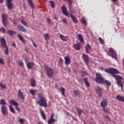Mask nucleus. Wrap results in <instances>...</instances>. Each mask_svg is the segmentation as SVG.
<instances>
[{
	"instance_id": "obj_33",
	"label": "nucleus",
	"mask_w": 124,
	"mask_h": 124,
	"mask_svg": "<svg viewBox=\"0 0 124 124\" xmlns=\"http://www.w3.org/2000/svg\"><path fill=\"white\" fill-rule=\"evenodd\" d=\"M0 105H6V101L4 99H1L0 101Z\"/></svg>"
},
{
	"instance_id": "obj_24",
	"label": "nucleus",
	"mask_w": 124,
	"mask_h": 124,
	"mask_svg": "<svg viewBox=\"0 0 124 124\" xmlns=\"http://www.w3.org/2000/svg\"><path fill=\"white\" fill-rule=\"evenodd\" d=\"M27 65L28 68L29 69H31V68H32V66H33L34 64H33V62H29L27 63Z\"/></svg>"
},
{
	"instance_id": "obj_15",
	"label": "nucleus",
	"mask_w": 124,
	"mask_h": 124,
	"mask_svg": "<svg viewBox=\"0 0 124 124\" xmlns=\"http://www.w3.org/2000/svg\"><path fill=\"white\" fill-rule=\"evenodd\" d=\"M96 93L99 95V96H101L103 92H102V89L99 87H97L96 89Z\"/></svg>"
},
{
	"instance_id": "obj_43",
	"label": "nucleus",
	"mask_w": 124,
	"mask_h": 124,
	"mask_svg": "<svg viewBox=\"0 0 124 124\" xmlns=\"http://www.w3.org/2000/svg\"><path fill=\"white\" fill-rule=\"evenodd\" d=\"M5 48H6L5 50V53L6 54V55H8V54H9L8 46H6Z\"/></svg>"
},
{
	"instance_id": "obj_53",
	"label": "nucleus",
	"mask_w": 124,
	"mask_h": 124,
	"mask_svg": "<svg viewBox=\"0 0 124 124\" xmlns=\"http://www.w3.org/2000/svg\"><path fill=\"white\" fill-rule=\"evenodd\" d=\"M54 114L52 113L51 114L50 119H54Z\"/></svg>"
},
{
	"instance_id": "obj_9",
	"label": "nucleus",
	"mask_w": 124,
	"mask_h": 124,
	"mask_svg": "<svg viewBox=\"0 0 124 124\" xmlns=\"http://www.w3.org/2000/svg\"><path fill=\"white\" fill-rule=\"evenodd\" d=\"M2 22L4 27H6L7 25V15L3 14L2 15Z\"/></svg>"
},
{
	"instance_id": "obj_37",
	"label": "nucleus",
	"mask_w": 124,
	"mask_h": 124,
	"mask_svg": "<svg viewBox=\"0 0 124 124\" xmlns=\"http://www.w3.org/2000/svg\"><path fill=\"white\" fill-rule=\"evenodd\" d=\"M54 122H56V119L50 118V119L48 121V124H52L53 123H54Z\"/></svg>"
},
{
	"instance_id": "obj_34",
	"label": "nucleus",
	"mask_w": 124,
	"mask_h": 124,
	"mask_svg": "<svg viewBox=\"0 0 124 124\" xmlns=\"http://www.w3.org/2000/svg\"><path fill=\"white\" fill-rule=\"evenodd\" d=\"M9 108H10V111H11L13 114H15V113H16L15 109H14V108H13V107H12V106H9Z\"/></svg>"
},
{
	"instance_id": "obj_48",
	"label": "nucleus",
	"mask_w": 124,
	"mask_h": 124,
	"mask_svg": "<svg viewBox=\"0 0 124 124\" xmlns=\"http://www.w3.org/2000/svg\"><path fill=\"white\" fill-rule=\"evenodd\" d=\"M0 63L1 64H4V61H3V59L2 58H0Z\"/></svg>"
},
{
	"instance_id": "obj_36",
	"label": "nucleus",
	"mask_w": 124,
	"mask_h": 124,
	"mask_svg": "<svg viewBox=\"0 0 124 124\" xmlns=\"http://www.w3.org/2000/svg\"><path fill=\"white\" fill-rule=\"evenodd\" d=\"M36 90H31L30 91V93L32 94V95H35V93H36Z\"/></svg>"
},
{
	"instance_id": "obj_19",
	"label": "nucleus",
	"mask_w": 124,
	"mask_h": 124,
	"mask_svg": "<svg viewBox=\"0 0 124 124\" xmlns=\"http://www.w3.org/2000/svg\"><path fill=\"white\" fill-rule=\"evenodd\" d=\"M116 99L119 101H121V102H124V97L121 95L116 96Z\"/></svg>"
},
{
	"instance_id": "obj_7",
	"label": "nucleus",
	"mask_w": 124,
	"mask_h": 124,
	"mask_svg": "<svg viewBox=\"0 0 124 124\" xmlns=\"http://www.w3.org/2000/svg\"><path fill=\"white\" fill-rule=\"evenodd\" d=\"M1 113L3 116H8V111L7 110V108L5 106H3L1 108Z\"/></svg>"
},
{
	"instance_id": "obj_23",
	"label": "nucleus",
	"mask_w": 124,
	"mask_h": 124,
	"mask_svg": "<svg viewBox=\"0 0 124 124\" xmlns=\"http://www.w3.org/2000/svg\"><path fill=\"white\" fill-rule=\"evenodd\" d=\"M78 39L81 43H84V39H83V36L82 35V34L78 35Z\"/></svg>"
},
{
	"instance_id": "obj_47",
	"label": "nucleus",
	"mask_w": 124,
	"mask_h": 124,
	"mask_svg": "<svg viewBox=\"0 0 124 124\" xmlns=\"http://www.w3.org/2000/svg\"><path fill=\"white\" fill-rule=\"evenodd\" d=\"M0 31L2 32V33H4L5 32V29L3 27L1 28L0 29Z\"/></svg>"
},
{
	"instance_id": "obj_5",
	"label": "nucleus",
	"mask_w": 124,
	"mask_h": 124,
	"mask_svg": "<svg viewBox=\"0 0 124 124\" xmlns=\"http://www.w3.org/2000/svg\"><path fill=\"white\" fill-rule=\"evenodd\" d=\"M9 103L10 104H13L14 106H16V110H17V112H21V108L18 106H19V104L14 100H10L9 101Z\"/></svg>"
},
{
	"instance_id": "obj_22",
	"label": "nucleus",
	"mask_w": 124,
	"mask_h": 124,
	"mask_svg": "<svg viewBox=\"0 0 124 124\" xmlns=\"http://www.w3.org/2000/svg\"><path fill=\"white\" fill-rule=\"evenodd\" d=\"M83 81H84L86 87L87 88H89V87H90V82H89V81H88V78H83Z\"/></svg>"
},
{
	"instance_id": "obj_21",
	"label": "nucleus",
	"mask_w": 124,
	"mask_h": 124,
	"mask_svg": "<svg viewBox=\"0 0 124 124\" xmlns=\"http://www.w3.org/2000/svg\"><path fill=\"white\" fill-rule=\"evenodd\" d=\"M17 33L16 31H13L12 30H8L7 31V34H9L10 35H15Z\"/></svg>"
},
{
	"instance_id": "obj_56",
	"label": "nucleus",
	"mask_w": 124,
	"mask_h": 124,
	"mask_svg": "<svg viewBox=\"0 0 124 124\" xmlns=\"http://www.w3.org/2000/svg\"><path fill=\"white\" fill-rule=\"evenodd\" d=\"M12 46H13L14 47H16V44H15V43H13L12 45Z\"/></svg>"
},
{
	"instance_id": "obj_51",
	"label": "nucleus",
	"mask_w": 124,
	"mask_h": 124,
	"mask_svg": "<svg viewBox=\"0 0 124 124\" xmlns=\"http://www.w3.org/2000/svg\"><path fill=\"white\" fill-rule=\"evenodd\" d=\"M52 21L50 18H47V23L48 24H51Z\"/></svg>"
},
{
	"instance_id": "obj_20",
	"label": "nucleus",
	"mask_w": 124,
	"mask_h": 124,
	"mask_svg": "<svg viewBox=\"0 0 124 124\" xmlns=\"http://www.w3.org/2000/svg\"><path fill=\"white\" fill-rule=\"evenodd\" d=\"M64 59L65 64H66V65H68V64L70 63V58H69V56H66L64 57Z\"/></svg>"
},
{
	"instance_id": "obj_39",
	"label": "nucleus",
	"mask_w": 124,
	"mask_h": 124,
	"mask_svg": "<svg viewBox=\"0 0 124 124\" xmlns=\"http://www.w3.org/2000/svg\"><path fill=\"white\" fill-rule=\"evenodd\" d=\"M81 23L83 25H87V20H86V19H85L84 17H82L81 19Z\"/></svg>"
},
{
	"instance_id": "obj_46",
	"label": "nucleus",
	"mask_w": 124,
	"mask_h": 124,
	"mask_svg": "<svg viewBox=\"0 0 124 124\" xmlns=\"http://www.w3.org/2000/svg\"><path fill=\"white\" fill-rule=\"evenodd\" d=\"M21 22L22 24H23V25H24V26H25L26 27L28 26V24L24 20H21Z\"/></svg>"
},
{
	"instance_id": "obj_14",
	"label": "nucleus",
	"mask_w": 124,
	"mask_h": 124,
	"mask_svg": "<svg viewBox=\"0 0 124 124\" xmlns=\"http://www.w3.org/2000/svg\"><path fill=\"white\" fill-rule=\"evenodd\" d=\"M0 41L1 45L2 47H3V48H5V47H7V46L6 45V42H5V39H4V38H1Z\"/></svg>"
},
{
	"instance_id": "obj_1",
	"label": "nucleus",
	"mask_w": 124,
	"mask_h": 124,
	"mask_svg": "<svg viewBox=\"0 0 124 124\" xmlns=\"http://www.w3.org/2000/svg\"><path fill=\"white\" fill-rule=\"evenodd\" d=\"M105 71L107 73H110V74H111L112 77H114V78L116 80V83L118 87H120V86L122 91H124V84L122 81L123 80V77L120 75H116V74H119V73H120L119 70H117L116 68H109L105 69Z\"/></svg>"
},
{
	"instance_id": "obj_57",
	"label": "nucleus",
	"mask_w": 124,
	"mask_h": 124,
	"mask_svg": "<svg viewBox=\"0 0 124 124\" xmlns=\"http://www.w3.org/2000/svg\"><path fill=\"white\" fill-rule=\"evenodd\" d=\"M118 0H111V1H112L113 2H116V1H117Z\"/></svg>"
},
{
	"instance_id": "obj_4",
	"label": "nucleus",
	"mask_w": 124,
	"mask_h": 124,
	"mask_svg": "<svg viewBox=\"0 0 124 124\" xmlns=\"http://www.w3.org/2000/svg\"><path fill=\"white\" fill-rule=\"evenodd\" d=\"M46 70L47 73V76L49 77H53V75H54V69L51 68L48 66H46Z\"/></svg>"
},
{
	"instance_id": "obj_42",
	"label": "nucleus",
	"mask_w": 124,
	"mask_h": 124,
	"mask_svg": "<svg viewBox=\"0 0 124 124\" xmlns=\"http://www.w3.org/2000/svg\"><path fill=\"white\" fill-rule=\"evenodd\" d=\"M49 2L51 5V7L52 8H55V2L54 1H50Z\"/></svg>"
},
{
	"instance_id": "obj_32",
	"label": "nucleus",
	"mask_w": 124,
	"mask_h": 124,
	"mask_svg": "<svg viewBox=\"0 0 124 124\" xmlns=\"http://www.w3.org/2000/svg\"><path fill=\"white\" fill-rule=\"evenodd\" d=\"M59 91L61 92L63 96H65L64 92H65V89L63 88V87H61V90L59 89Z\"/></svg>"
},
{
	"instance_id": "obj_25",
	"label": "nucleus",
	"mask_w": 124,
	"mask_h": 124,
	"mask_svg": "<svg viewBox=\"0 0 124 124\" xmlns=\"http://www.w3.org/2000/svg\"><path fill=\"white\" fill-rule=\"evenodd\" d=\"M31 85L32 87H35L36 86V82L34 78L31 79Z\"/></svg>"
},
{
	"instance_id": "obj_27",
	"label": "nucleus",
	"mask_w": 124,
	"mask_h": 124,
	"mask_svg": "<svg viewBox=\"0 0 124 124\" xmlns=\"http://www.w3.org/2000/svg\"><path fill=\"white\" fill-rule=\"evenodd\" d=\"M74 47L76 50H80V49H81V44H78L74 45Z\"/></svg>"
},
{
	"instance_id": "obj_52",
	"label": "nucleus",
	"mask_w": 124,
	"mask_h": 124,
	"mask_svg": "<svg viewBox=\"0 0 124 124\" xmlns=\"http://www.w3.org/2000/svg\"><path fill=\"white\" fill-rule=\"evenodd\" d=\"M19 122L20 123H21V124H23V123H24V120L22 119H19Z\"/></svg>"
},
{
	"instance_id": "obj_26",
	"label": "nucleus",
	"mask_w": 124,
	"mask_h": 124,
	"mask_svg": "<svg viewBox=\"0 0 124 124\" xmlns=\"http://www.w3.org/2000/svg\"><path fill=\"white\" fill-rule=\"evenodd\" d=\"M60 37L61 39L62 40V41H67V37L64 36L62 34H60Z\"/></svg>"
},
{
	"instance_id": "obj_54",
	"label": "nucleus",
	"mask_w": 124,
	"mask_h": 124,
	"mask_svg": "<svg viewBox=\"0 0 124 124\" xmlns=\"http://www.w3.org/2000/svg\"><path fill=\"white\" fill-rule=\"evenodd\" d=\"M59 62L60 63H62V58L60 59Z\"/></svg>"
},
{
	"instance_id": "obj_45",
	"label": "nucleus",
	"mask_w": 124,
	"mask_h": 124,
	"mask_svg": "<svg viewBox=\"0 0 124 124\" xmlns=\"http://www.w3.org/2000/svg\"><path fill=\"white\" fill-rule=\"evenodd\" d=\"M99 40L102 44H104V40H103L102 38L99 37Z\"/></svg>"
},
{
	"instance_id": "obj_35",
	"label": "nucleus",
	"mask_w": 124,
	"mask_h": 124,
	"mask_svg": "<svg viewBox=\"0 0 124 124\" xmlns=\"http://www.w3.org/2000/svg\"><path fill=\"white\" fill-rule=\"evenodd\" d=\"M76 110L79 115L82 114V112H83V110L80 108H76Z\"/></svg>"
},
{
	"instance_id": "obj_44",
	"label": "nucleus",
	"mask_w": 124,
	"mask_h": 124,
	"mask_svg": "<svg viewBox=\"0 0 124 124\" xmlns=\"http://www.w3.org/2000/svg\"><path fill=\"white\" fill-rule=\"evenodd\" d=\"M103 111H104V112H105V113H109L110 112V110H109V109L106 108H104Z\"/></svg>"
},
{
	"instance_id": "obj_41",
	"label": "nucleus",
	"mask_w": 124,
	"mask_h": 124,
	"mask_svg": "<svg viewBox=\"0 0 124 124\" xmlns=\"http://www.w3.org/2000/svg\"><path fill=\"white\" fill-rule=\"evenodd\" d=\"M107 84V86H111V82L108 80H105L104 79V84Z\"/></svg>"
},
{
	"instance_id": "obj_40",
	"label": "nucleus",
	"mask_w": 124,
	"mask_h": 124,
	"mask_svg": "<svg viewBox=\"0 0 124 124\" xmlns=\"http://www.w3.org/2000/svg\"><path fill=\"white\" fill-rule=\"evenodd\" d=\"M74 93L75 95L77 96V95H78V94H79L80 91H78V90L74 91Z\"/></svg>"
},
{
	"instance_id": "obj_29",
	"label": "nucleus",
	"mask_w": 124,
	"mask_h": 124,
	"mask_svg": "<svg viewBox=\"0 0 124 124\" xmlns=\"http://www.w3.org/2000/svg\"><path fill=\"white\" fill-rule=\"evenodd\" d=\"M91 48V46L89 44H87V45L85 47V50H86V53H88L89 54V53H90L89 52V50H90V49Z\"/></svg>"
},
{
	"instance_id": "obj_55",
	"label": "nucleus",
	"mask_w": 124,
	"mask_h": 124,
	"mask_svg": "<svg viewBox=\"0 0 124 124\" xmlns=\"http://www.w3.org/2000/svg\"><path fill=\"white\" fill-rule=\"evenodd\" d=\"M69 1L70 4H72V0H67Z\"/></svg>"
},
{
	"instance_id": "obj_12",
	"label": "nucleus",
	"mask_w": 124,
	"mask_h": 124,
	"mask_svg": "<svg viewBox=\"0 0 124 124\" xmlns=\"http://www.w3.org/2000/svg\"><path fill=\"white\" fill-rule=\"evenodd\" d=\"M108 104V102H107V100L104 99L101 102V107H102V108H105V107H107Z\"/></svg>"
},
{
	"instance_id": "obj_17",
	"label": "nucleus",
	"mask_w": 124,
	"mask_h": 124,
	"mask_svg": "<svg viewBox=\"0 0 124 124\" xmlns=\"http://www.w3.org/2000/svg\"><path fill=\"white\" fill-rule=\"evenodd\" d=\"M17 27L19 31H23V32H26L27 29H26L25 27L22 26V25H18Z\"/></svg>"
},
{
	"instance_id": "obj_18",
	"label": "nucleus",
	"mask_w": 124,
	"mask_h": 124,
	"mask_svg": "<svg viewBox=\"0 0 124 124\" xmlns=\"http://www.w3.org/2000/svg\"><path fill=\"white\" fill-rule=\"evenodd\" d=\"M70 17H71L75 24H78V20H77V18L74 16H73L72 14H70Z\"/></svg>"
},
{
	"instance_id": "obj_30",
	"label": "nucleus",
	"mask_w": 124,
	"mask_h": 124,
	"mask_svg": "<svg viewBox=\"0 0 124 124\" xmlns=\"http://www.w3.org/2000/svg\"><path fill=\"white\" fill-rule=\"evenodd\" d=\"M44 37L45 38V40H49L50 39V36L47 33H46L44 34Z\"/></svg>"
},
{
	"instance_id": "obj_62",
	"label": "nucleus",
	"mask_w": 124,
	"mask_h": 124,
	"mask_svg": "<svg viewBox=\"0 0 124 124\" xmlns=\"http://www.w3.org/2000/svg\"><path fill=\"white\" fill-rule=\"evenodd\" d=\"M67 115H69V113H67Z\"/></svg>"
},
{
	"instance_id": "obj_50",
	"label": "nucleus",
	"mask_w": 124,
	"mask_h": 124,
	"mask_svg": "<svg viewBox=\"0 0 124 124\" xmlns=\"http://www.w3.org/2000/svg\"><path fill=\"white\" fill-rule=\"evenodd\" d=\"M18 63L20 66H23V65H24V63H23L22 61H19Z\"/></svg>"
},
{
	"instance_id": "obj_38",
	"label": "nucleus",
	"mask_w": 124,
	"mask_h": 124,
	"mask_svg": "<svg viewBox=\"0 0 124 124\" xmlns=\"http://www.w3.org/2000/svg\"><path fill=\"white\" fill-rule=\"evenodd\" d=\"M29 4L31 6L32 8H33L34 7V6L33 5V3L32 2V1L31 0H28Z\"/></svg>"
},
{
	"instance_id": "obj_60",
	"label": "nucleus",
	"mask_w": 124,
	"mask_h": 124,
	"mask_svg": "<svg viewBox=\"0 0 124 124\" xmlns=\"http://www.w3.org/2000/svg\"><path fill=\"white\" fill-rule=\"evenodd\" d=\"M55 20H58V19L57 18V17H56V16H55Z\"/></svg>"
},
{
	"instance_id": "obj_3",
	"label": "nucleus",
	"mask_w": 124,
	"mask_h": 124,
	"mask_svg": "<svg viewBox=\"0 0 124 124\" xmlns=\"http://www.w3.org/2000/svg\"><path fill=\"white\" fill-rule=\"evenodd\" d=\"M96 78H95V82L99 84H104L105 78L102 77V76L100 73L96 74Z\"/></svg>"
},
{
	"instance_id": "obj_61",
	"label": "nucleus",
	"mask_w": 124,
	"mask_h": 124,
	"mask_svg": "<svg viewBox=\"0 0 124 124\" xmlns=\"http://www.w3.org/2000/svg\"><path fill=\"white\" fill-rule=\"evenodd\" d=\"M42 124L41 122H39V124Z\"/></svg>"
},
{
	"instance_id": "obj_6",
	"label": "nucleus",
	"mask_w": 124,
	"mask_h": 124,
	"mask_svg": "<svg viewBox=\"0 0 124 124\" xmlns=\"http://www.w3.org/2000/svg\"><path fill=\"white\" fill-rule=\"evenodd\" d=\"M109 51L112 54V55H110V57L113 58L115 60H117L118 59V54H117V52L115 51V49L112 47H110Z\"/></svg>"
},
{
	"instance_id": "obj_11",
	"label": "nucleus",
	"mask_w": 124,
	"mask_h": 124,
	"mask_svg": "<svg viewBox=\"0 0 124 124\" xmlns=\"http://www.w3.org/2000/svg\"><path fill=\"white\" fill-rule=\"evenodd\" d=\"M62 12L65 16H67V17H70V15H68V12H67V9H66V7H65V6H63L62 7Z\"/></svg>"
},
{
	"instance_id": "obj_28",
	"label": "nucleus",
	"mask_w": 124,
	"mask_h": 124,
	"mask_svg": "<svg viewBox=\"0 0 124 124\" xmlns=\"http://www.w3.org/2000/svg\"><path fill=\"white\" fill-rule=\"evenodd\" d=\"M40 113L43 119H44V120H46V114H45V113L43 112V110H41Z\"/></svg>"
},
{
	"instance_id": "obj_16",
	"label": "nucleus",
	"mask_w": 124,
	"mask_h": 124,
	"mask_svg": "<svg viewBox=\"0 0 124 124\" xmlns=\"http://www.w3.org/2000/svg\"><path fill=\"white\" fill-rule=\"evenodd\" d=\"M17 36H18L19 39L20 40H21V41L22 42V43L23 44H26V40H25V39H24V37H23V36H22V35L18 34Z\"/></svg>"
},
{
	"instance_id": "obj_10",
	"label": "nucleus",
	"mask_w": 124,
	"mask_h": 124,
	"mask_svg": "<svg viewBox=\"0 0 124 124\" xmlns=\"http://www.w3.org/2000/svg\"><path fill=\"white\" fill-rule=\"evenodd\" d=\"M12 0H6V4L9 10H11L13 8V4H12Z\"/></svg>"
},
{
	"instance_id": "obj_58",
	"label": "nucleus",
	"mask_w": 124,
	"mask_h": 124,
	"mask_svg": "<svg viewBox=\"0 0 124 124\" xmlns=\"http://www.w3.org/2000/svg\"><path fill=\"white\" fill-rule=\"evenodd\" d=\"M3 2V0H0V3H2Z\"/></svg>"
},
{
	"instance_id": "obj_49",
	"label": "nucleus",
	"mask_w": 124,
	"mask_h": 124,
	"mask_svg": "<svg viewBox=\"0 0 124 124\" xmlns=\"http://www.w3.org/2000/svg\"><path fill=\"white\" fill-rule=\"evenodd\" d=\"M62 22L64 23V24H67V20H66V18H63L62 19Z\"/></svg>"
},
{
	"instance_id": "obj_59",
	"label": "nucleus",
	"mask_w": 124,
	"mask_h": 124,
	"mask_svg": "<svg viewBox=\"0 0 124 124\" xmlns=\"http://www.w3.org/2000/svg\"><path fill=\"white\" fill-rule=\"evenodd\" d=\"M33 46H34V47H37L36 45L35 44H33Z\"/></svg>"
},
{
	"instance_id": "obj_31",
	"label": "nucleus",
	"mask_w": 124,
	"mask_h": 124,
	"mask_svg": "<svg viewBox=\"0 0 124 124\" xmlns=\"http://www.w3.org/2000/svg\"><path fill=\"white\" fill-rule=\"evenodd\" d=\"M0 87L1 89H6V84H3L2 82L0 83Z\"/></svg>"
},
{
	"instance_id": "obj_8",
	"label": "nucleus",
	"mask_w": 124,
	"mask_h": 124,
	"mask_svg": "<svg viewBox=\"0 0 124 124\" xmlns=\"http://www.w3.org/2000/svg\"><path fill=\"white\" fill-rule=\"evenodd\" d=\"M82 59H83L84 61L85 62V63L87 64V65H89V63L90 62V57L89 56L85 54H82Z\"/></svg>"
},
{
	"instance_id": "obj_2",
	"label": "nucleus",
	"mask_w": 124,
	"mask_h": 124,
	"mask_svg": "<svg viewBox=\"0 0 124 124\" xmlns=\"http://www.w3.org/2000/svg\"><path fill=\"white\" fill-rule=\"evenodd\" d=\"M38 96L40 98L39 101L36 102L37 104H39L40 106H42L43 107H45L46 108L47 107V101L45 99V98L43 97L42 94L39 93L38 94Z\"/></svg>"
},
{
	"instance_id": "obj_13",
	"label": "nucleus",
	"mask_w": 124,
	"mask_h": 124,
	"mask_svg": "<svg viewBox=\"0 0 124 124\" xmlns=\"http://www.w3.org/2000/svg\"><path fill=\"white\" fill-rule=\"evenodd\" d=\"M17 96L18 98H21L22 100H24L25 99V95L23 93L21 92V90L18 91Z\"/></svg>"
}]
</instances>
